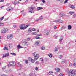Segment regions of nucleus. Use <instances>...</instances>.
I'll use <instances>...</instances> for the list:
<instances>
[{
	"mask_svg": "<svg viewBox=\"0 0 76 76\" xmlns=\"http://www.w3.org/2000/svg\"><path fill=\"white\" fill-rule=\"evenodd\" d=\"M66 71L67 73H68L69 76H75L76 74V71L75 70L70 71L69 69H67Z\"/></svg>",
	"mask_w": 76,
	"mask_h": 76,
	"instance_id": "nucleus-1",
	"label": "nucleus"
},
{
	"mask_svg": "<svg viewBox=\"0 0 76 76\" xmlns=\"http://www.w3.org/2000/svg\"><path fill=\"white\" fill-rule=\"evenodd\" d=\"M39 57V54L37 53L34 56L35 60H37L38 59Z\"/></svg>",
	"mask_w": 76,
	"mask_h": 76,
	"instance_id": "nucleus-2",
	"label": "nucleus"
},
{
	"mask_svg": "<svg viewBox=\"0 0 76 76\" xmlns=\"http://www.w3.org/2000/svg\"><path fill=\"white\" fill-rule=\"evenodd\" d=\"M10 64L11 66H15L16 65V62H10Z\"/></svg>",
	"mask_w": 76,
	"mask_h": 76,
	"instance_id": "nucleus-3",
	"label": "nucleus"
},
{
	"mask_svg": "<svg viewBox=\"0 0 76 76\" xmlns=\"http://www.w3.org/2000/svg\"><path fill=\"white\" fill-rule=\"evenodd\" d=\"M13 37V36L12 35L10 34V35H8L7 36V38L8 39H12V38Z\"/></svg>",
	"mask_w": 76,
	"mask_h": 76,
	"instance_id": "nucleus-4",
	"label": "nucleus"
},
{
	"mask_svg": "<svg viewBox=\"0 0 76 76\" xmlns=\"http://www.w3.org/2000/svg\"><path fill=\"white\" fill-rule=\"evenodd\" d=\"M40 43V41H36V43L35 44V45L36 46H38L39 45V44Z\"/></svg>",
	"mask_w": 76,
	"mask_h": 76,
	"instance_id": "nucleus-5",
	"label": "nucleus"
},
{
	"mask_svg": "<svg viewBox=\"0 0 76 76\" xmlns=\"http://www.w3.org/2000/svg\"><path fill=\"white\" fill-rule=\"evenodd\" d=\"M25 25L24 24H21L20 26V29H24L25 27Z\"/></svg>",
	"mask_w": 76,
	"mask_h": 76,
	"instance_id": "nucleus-6",
	"label": "nucleus"
},
{
	"mask_svg": "<svg viewBox=\"0 0 76 76\" xmlns=\"http://www.w3.org/2000/svg\"><path fill=\"white\" fill-rule=\"evenodd\" d=\"M74 64L73 65L74 67H76V58L74 59L73 60Z\"/></svg>",
	"mask_w": 76,
	"mask_h": 76,
	"instance_id": "nucleus-7",
	"label": "nucleus"
},
{
	"mask_svg": "<svg viewBox=\"0 0 76 76\" xmlns=\"http://www.w3.org/2000/svg\"><path fill=\"white\" fill-rule=\"evenodd\" d=\"M8 29L7 28H4L3 31V33H6Z\"/></svg>",
	"mask_w": 76,
	"mask_h": 76,
	"instance_id": "nucleus-8",
	"label": "nucleus"
},
{
	"mask_svg": "<svg viewBox=\"0 0 76 76\" xmlns=\"http://www.w3.org/2000/svg\"><path fill=\"white\" fill-rule=\"evenodd\" d=\"M17 66L18 67H22L23 66V65L20 64L19 63H18L17 64Z\"/></svg>",
	"mask_w": 76,
	"mask_h": 76,
	"instance_id": "nucleus-9",
	"label": "nucleus"
},
{
	"mask_svg": "<svg viewBox=\"0 0 76 76\" xmlns=\"http://www.w3.org/2000/svg\"><path fill=\"white\" fill-rule=\"evenodd\" d=\"M9 53H7L5 54V55H3V57H8V56H9Z\"/></svg>",
	"mask_w": 76,
	"mask_h": 76,
	"instance_id": "nucleus-10",
	"label": "nucleus"
},
{
	"mask_svg": "<svg viewBox=\"0 0 76 76\" xmlns=\"http://www.w3.org/2000/svg\"><path fill=\"white\" fill-rule=\"evenodd\" d=\"M13 9H12V7H8L7 9V11H11Z\"/></svg>",
	"mask_w": 76,
	"mask_h": 76,
	"instance_id": "nucleus-11",
	"label": "nucleus"
},
{
	"mask_svg": "<svg viewBox=\"0 0 76 76\" xmlns=\"http://www.w3.org/2000/svg\"><path fill=\"white\" fill-rule=\"evenodd\" d=\"M42 9H43V8H42V7H38L37 9V10H42Z\"/></svg>",
	"mask_w": 76,
	"mask_h": 76,
	"instance_id": "nucleus-12",
	"label": "nucleus"
},
{
	"mask_svg": "<svg viewBox=\"0 0 76 76\" xmlns=\"http://www.w3.org/2000/svg\"><path fill=\"white\" fill-rule=\"evenodd\" d=\"M17 48H18V49H20V48H23V47H21L20 46V45H18L17 46Z\"/></svg>",
	"mask_w": 76,
	"mask_h": 76,
	"instance_id": "nucleus-13",
	"label": "nucleus"
},
{
	"mask_svg": "<svg viewBox=\"0 0 76 76\" xmlns=\"http://www.w3.org/2000/svg\"><path fill=\"white\" fill-rule=\"evenodd\" d=\"M14 4H19V1H15L14 2Z\"/></svg>",
	"mask_w": 76,
	"mask_h": 76,
	"instance_id": "nucleus-14",
	"label": "nucleus"
},
{
	"mask_svg": "<svg viewBox=\"0 0 76 76\" xmlns=\"http://www.w3.org/2000/svg\"><path fill=\"white\" fill-rule=\"evenodd\" d=\"M68 29H72V26L71 25H68Z\"/></svg>",
	"mask_w": 76,
	"mask_h": 76,
	"instance_id": "nucleus-15",
	"label": "nucleus"
},
{
	"mask_svg": "<svg viewBox=\"0 0 76 76\" xmlns=\"http://www.w3.org/2000/svg\"><path fill=\"white\" fill-rule=\"evenodd\" d=\"M55 70L56 72H59L60 70V68H56L55 69Z\"/></svg>",
	"mask_w": 76,
	"mask_h": 76,
	"instance_id": "nucleus-16",
	"label": "nucleus"
},
{
	"mask_svg": "<svg viewBox=\"0 0 76 76\" xmlns=\"http://www.w3.org/2000/svg\"><path fill=\"white\" fill-rule=\"evenodd\" d=\"M63 37L62 36H61V37L59 40L60 41V42L62 41H63Z\"/></svg>",
	"mask_w": 76,
	"mask_h": 76,
	"instance_id": "nucleus-17",
	"label": "nucleus"
},
{
	"mask_svg": "<svg viewBox=\"0 0 76 76\" xmlns=\"http://www.w3.org/2000/svg\"><path fill=\"white\" fill-rule=\"evenodd\" d=\"M60 20H54L53 21V22H56V23H57V22H60Z\"/></svg>",
	"mask_w": 76,
	"mask_h": 76,
	"instance_id": "nucleus-18",
	"label": "nucleus"
},
{
	"mask_svg": "<svg viewBox=\"0 0 76 76\" xmlns=\"http://www.w3.org/2000/svg\"><path fill=\"white\" fill-rule=\"evenodd\" d=\"M49 75H53V72L52 71H50L49 72Z\"/></svg>",
	"mask_w": 76,
	"mask_h": 76,
	"instance_id": "nucleus-19",
	"label": "nucleus"
},
{
	"mask_svg": "<svg viewBox=\"0 0 76 76\" xmlns=\"http://www.w3.org/2000/svg\"><path fill=\"white\" fill-rule=\"evenodd\" d=\"M65 62H66V60L62 59V61L61 62L62 64H64V63H65Z\"/></svg>",
	"mask_w": 76,
	"mask_h": 76,
	"instance_id": "nucleus-20",
	"label": "nucleus"
},
{
	"mask_svg": "<svg viewBox=\"0 0 76 76\" xmlns=\"http://www.w3.org/2000/svg\"><path fill=\"white\" fill-rule=\"evenodd\" d=\"M35 9V7H30V10L32 11L33 9Z\"/></svg>",
	"mask_w": 76,
	"mask_h": 76,
	"instance_id": "nucleus-21",
	"label": "nucleus"
},
{
	"mask_svg": "<svg viewBox=\"0 0 76 76\" xmlns=\"http://www.w3.org/2000/svg\"><path fill=\"white\" fill-rule=\"evenodd\" d=\"M29 60H30L31 61V62H32V63H34V60H33L31 58H30L29 59Z\"/></svg>",
	"mask_w": 76,
	"mask_h": 76,
	"instance_id": "nucleus-22",
	"label": "nucleus"
},
{
	"mask_svg": "<svg viewBox=\"0 0 76 76\" xmlns=\"http://www.w3.org/2000/svg\"><path fill=\"white\" fill-rule=\"evenodd\" d=\"M4 50H8V48L6 47L4 48Z\"/></svg>",
	"mask_w": 76,
	"mask_h": 76,
	"instance_id": "nucleus-23",
	"label": "nucleus"
},
{
	"mask_svg": "<svg viewBox=\"0 0 76 76\" xmlns=\"http://www.w3.org/2000/svg\"><path fill=\"white\" fill-rule=\"evenodd\" d=\"M70 8H71V9H75V7H74V6H73V5H71V6Z\"/></svg>",
	"mask_w": 76,
	"mask_h": 76,
	"instance_id": "nucleus-24",
	"label": "nucleus"
},
{
	"mask_svg": "<svg viewBox=\"0 0 76 76\" xmlns=\"http://www.w3.org/2000/svg\"><path fill=\"white\" fill-rule=\"evenodd\" d=\"M29 44L28 42H26L24 44V45H29Z\"/></svg>",
	"mask_w": 76,
	"mask_h": 76,
	"instance_id": "nucleus-25",
	"label": "nucleus"
},
{
	"mask_svg": "<svg viewBox=\"0 0 76 76\" xmlns=\"http://www.w3.org/2000/svg\"><path fill=\"white\" fill-rule=\"evenodd\" d=\"M69 13H70V15H73V14H74V12L70 11L69 12Z\"/></svg>",
	"mask_w": 76,
	"mask_h": 76,
	"instance_id": "nucleus-26",
	"label": "nucleus"
},
{
	"mask_svg": "<svg viewBox=\"0 0 76 76\" xmlns=\"http://www.w3.org/2000/svg\"><path fill=\"white\" fill-rule=\"evenodd\" d=\"M36 39H41V38L39 37H36Z\"/></svg>",
	"mask_w": 76,
	"mask_h": 76,
	"instance_id": "nucleus-27",
	"label": "nucleus"
},
{
	"mask_svg": "<svg viewBox=\"0 0 76 76\" xmlns=\"http://www.w3.org/2000/svg\"><path fill=\"white\" fill-rule=\"evenodd\" d=\"M64 14L63 13H61L60 14V15L62 17H63V16L64 15Z\"/></svg>",
	"mask_w": 76,
	"mask_h": 76,
	"instance_id": "nucleus-28",
	"label": "nucleus"
},
{
	"mask_svg": "<svg viewBox=\"0 0 76 76\" xmlns=\"http://www.w3.org/2000/svg\"><path fill=\"white\" fill-rule=\"evenodd\" d=\"M45 47H44L43 46L42 47L41 50H45Z\"/></svg>",
	"mask_w": 76,
	"mask_h": 76,
	"instance_id": "nucleus-29",
	"label": "nucleus"
},
{
	"mask_svg": "<svg viewBox=\"0 0 76 76\" xmlns=\"http://www.w3.org/2000/svg\"><path fill=\"white\" fill-rule=\"evenodd\" d=\"M57 1H60L61 3H63V1H64V0H56Z\"/></svg>",
	"mask_w": 76,
	"mask_h": 76,
	"instance_id": "nucleus-30",
	"label": "nucleus"
},
{
	"mask_svg": "<svg viewBox=\"0 0 76 76\" xmlns=\"http://www.w3.org/2000/svg\"><path fill=\"white\" fill-rule=\"evenodd\" d=\"M46 32L47 33H50V31L49 30H47L46 31Z\"/></svg>",
	"mask_w": 76,
	"mask_h": 76,
	"instance_id": "nucleus-31",
	"label": "nucleus"
},
{
	"mask_svg": "<svg viewBox=\"0 0 76 76\" xmlns=\"http://www.w3.org/2000/svg\"><path fill=\"white\" fill-rule=\"evenodd\" d=\"M40 20H42L43 19V16H41L40 17Z\"/></svg>",
	"mask_w": 76,
	"mask_h": 76,
	"instance_id": "nucleus-32",
	"label": "nucleus"
},
{
	"mask_svg": "<svg viewBox=\"0 0 76 76\" xmlns=\"http://www.w3.org/2000/svg\"><path fill=\"white\" fill-rule=\"evenodd\" d=\"M35 64H39V62L38 61H37L36 62Z\"/></svg>",
	"mask_w": 76,
	"mask_h": 76,
	"instance_id": "nucleus-33",
	"label": "nucleus"
},
{
	"mask_svg": "<svg viewBox=\"0 0 76 76\" xmlns=\"http://www.w3.org/2000/svg\"><path fill=\"white\" fill-rule=\"evenodd\" d=\"M25 63L26 64H28V60H25Z\"/></svg>",
	"mask_w": 76,
	"mask_h": 76,
	"instance_id": "nucleus-34",
	"label": "nucleus"
},
{
	"mask_svg": "<svg viewBox=\"0 0 76 76\" xmlns=\"http://www.w3.org/2000/svg\"><path fill=\"white\" fill-rule=\"evenodd\" d=\"M55 50V51H58V49H57V48H56Z\"/></svg>",
	"mask_w": 76,
	"mask_h": 76,
	"instance_id": "nucleus-35",
	"label": "nucleus"
},
{
	"mask_svg": "<svg viewBox=\"0 0 76 76\" xmlns=\"http://www.w3.org/2000/svg\"><path fill=\"white\" fill-rule=\"evenodd\" d=\"M60 20V22H59V23H63V21L62 20Z\"/></svg>",
	"mask_w": 76,
	"mask_h": 76,
	"instance_id": "nucleus-36",
	"label": "nucleus"
},
{
	"mask_svg": "<svg viewBox=\"0 0 76 76\" xmlns=\"http://www.w3.org/2000/svg\"><path fill=\"white\" fill-rule=\"evenodd\" d=\"M11 54H12L14 56H16V54L15 53H11Z\"/></svg>",
	"mask_w": 76,
	"mask_h": 76,
	"instance_id": "nucleus-37",
	"label": "nucleus"
},
{
	"mask_svg": "<svg viewBox=\"0 0 76 76\" xmlns=\"http://www.w3.org/2000/svg\"><path fill=\"white\" fill-rule=\"evenodd\" d=\"M0 26H3V23H0Z\"/></svg>",
	"mask_w": 76,
	"mask_h": 76,
	"instance_id": "nucleus-38",
	"label": "nucleus"
},
{
	"mask_svg": "<svg viewBox=\"0 0 76 76\" xmlns=\"http://www.w3.org/2000/svg\"><path fill=\"white\" fill-rule=\"evenodd\" d=\"M37 34V33L36 32L34 33H32V35H36V34Z\"/></svg>",
	"mask_w": 76,
	"mask_h": 76,
	"instance_id": "nucleus-39",
	"label": "nucleus"
},
{
	"mask_svg": "<svg viewBox=\"0 0 76 76\" xmlns=\"http://www.w3.org/2000/svg\"><path fill=\"white\" fill-rule=\"evenodd\" d=\"M29 12L30 13H34V10L31 11H29Z\"/></svg>",
	"mask_w": 76,
	"mask_h": 76,
	"instance_id": "nucleus-40",
	"label": "nucleus"
},
{
	"mask_svg": "<svg viewBox=\"0 0 76 76\" xmlns=\"http://www.w3.org/2000/svg\"><path fill=\"white\" fill-rule=\"evenodd\" d=\"M3 19H4V16H3L0 19V20H3Z\"/></svg>",
	"mask_w": 76,
	"mask_h": 76,
	"instance_id": "nucleus-41",
	"label": "nucleus"
},
{
	"mask_svg": "<svg viewBox=\"0 0 76 76\" xmlns=\"http://www.w3.org/2000/svg\"><path fill=\"white\" fill-rule=\"evenodd\" d=\"M41 0V1H42V3H45V1H44V0Z\"/></svg>",
	"mask_w": 76,
	"mask_h": 76,
	"instance_id": "nucleus-42",
	"label": "nucleus"
},
{
	"mask_svg": "<svg viewBox=\"0 0 76 76\" xmlns=\"http://www.w3.org/2000/svg\"><path fill=\"white\" fill-rule=\"evenodd\" d=\"M54 37L56 39V38H57V35H56L54 36Z\"/></svg>",
	"mask_w": 76,
	"mask_h": 76,
	"instance_id": "nucleus-43",
	"label": "nucleus"
},
{
	"mask_svg": "<svg viewBox=\"0 0 76 76\" xmlns=\"http://www.w3.org/2000/svg\"><path fill=\"white\" fill-rule=\"evenodd\" d=\"M48 56L49 57H52V56H53L52 55V54H50Z\"/></svg>",
	"mask_w": 76,
	"mask_h": 76,
	"instance_id": "nucleus-44",
	"label": "nucleus"
},
{
	"mask_svg": "<svg viewBox=\"0 0 76 76\" xmlns=\"http://www.w3.org/2000/svg\"><path fill=\"white\" fill-rule=\"evenodd\" d=\"M1 76H7V75L5 74H1Z\"/></svg>",
	"mask_w": 76,
	"mask_h": 76,
	"instance_id": "nucleus-45",
	"label": "nucleus"
},
{
	"mask_svg": "<svg viewBox=\"0 0 76 76\" xmlns=\"http://www.w3.org/2000/svg\"><path fill=\"white\" fill-rule=\"evenodd\" d=\"M33 54L34 56H35V55L37 54V53H33Z\"/></svg>",
	"mask_w": 76,
	"mask_h": 76,
	"instance_id": "nucleus-46",
	"label": "nucleus"
},
{
	"mask_svg": "<svg viewBox=\"0 0 76 76\" xmlns=\"http://www.w3.org/2000/svg\"><path fill=\"white\" fill-rule=\"evenodd\" d=\"M68 1V0H66L64 2V3L65 4Z\"/></svg>",
	"mask_w": 76,
	"mask_h": 76,
	"instance_id": "nucleus-47",
	"label": "nucleus"
},
{
	"mask_svg": "<svg viewBox=\"0 0 76 76\" xmlns=\"http://www.w3.org/2000/svg\"><path fill=\"white\" fill-rule=\"evenodd\" d=\"M62 57H63V55H60L59 57L60 58V59H61V58H62Z\"/></svg>",
	"mask_w": 76,
	"mask_h": 76,
	"instance_id": "nucleus-48",
	"label": "nucleus"
},
{
	"mask_svg": "<svg viewBox=\"0 0 76 76\" xmlns=\"http://www.w3.org/2000/svg\"><path fill=\"white\" fill-rule=\"evenodd\" d=\"M28 25H26V27H24V29H26V28H27V27H28Z\"/></svg>",
	"mask_w": 76,
	"mask_h": 76,
	"instance_id": "nucleus-49",
	"label": "nucleus"
},
{
	"mask_svg": "<svg viewBox=\"0 0 76 76\" xmlns=\"http://www.w3.org/2000/svg\"><path fill=\"white\" fill-rule=\"evenodd\" d=\"M32 31H36V30H35V28H32Z\"/></svg>",
	"mask_w": 76,
	"mask_h": 76,
	"instance_id": "nucleus-50",
	"label": "nucleus"
},
{
	"mask_svg": "<svg viewBox=\"0 0 76 76\" xmlns=\"http://www.w3.org/2000/svg\"><path fill=\"white\" fill-rule=\"evenodd\" d=\"M28 32H31V33L32 32V31H31V30H28Z\"/></svg>",
	"mask_w": 76,
	"mask_h": 76,
	"instance_id": "nucleus-51",
	"label": "nucleus"
},
{
	"mask_svg": "<svg viewBox=\"0 0 76 76\" xmlns=\"http://www.w3.org/2000/svg\"><path fill=\"white\" fill-rule=\"evenodd\" d=\"M37 36H42V34H39L37 35Z\"/></svg>",
	"mask_w": 76,
	"mask_h": 76,
	"instance_id": "nucleus-52",
	"label": "nucleus"
},
{
	"mask_svg": "<svg viewBox=\"0 0 76 76\" xmlns=\"http://www.w3.org/2000/svg\"><path fill=\"white\" fill-rule=\"evenodd\" d=\"M4 1V0H0V2H3Z\"/></svg>",
	"mask_w": 76,
	"mask_h": 76,
	"instance_id": "nucleus-53",
	"label": "nucleus"
},
{
	"mask_svg": "<svg viewBox=\"0 0 76 76\" xmlns=\"http://www.w3.org/2000/svg\"><path fill=\"white\" fill-rule=\"evenodd\" d=\"M40 60H41V61H43V60H44V59L42 58H41L40 59Z\"/></svg>",
	"mask_w": 76,
	"mask_h": 76,
	"instance_id": "nucleus-54",
	"label": "nucleus"
},
{
	"mask_svg": "<svg viewBox=\"0 0 76 76\" xmlns=\"http://www.w3.org/2000/svg\"><path fill=\"white\" fill-rule=\"evenodd\" d=\"M39 19H36V20H35V21H36L37 22V21H38V20H39Z\"/></svg>",
	"mask_w": 76,
	"mask_h": 76,
	"instance_id": "nucleus-55",
	"label": "nucleus"
},
{
	"mask_svg": "<svg viewBox=\"0 0 76 76\" xmlns=\"http://www.w3.org/2000/svg\"><path fill=\"white\" fill-rule=\"evenodd\" d=\"M30 39H31V38H27L28 41H30Z\"/></svg>",
	"mask_w": 76,
	"mask_h": 76,
	"instance_id": "nucleus-56",
	"label": "nucleus"
},
{
	"mask_svg": "<svg viewBox=\"0 0 76 76\" xmlns=\"http://www.w3.org/2000/svg\"><path fill=\"white\" fill-rule=\"evenodd\" d=\"M73 16L74 17H76V14H74L73 15Z\"/></svg>",
	"mask_w": 76,
	"mask_h": 76,
	"instance_id": "nucleus-57",
	"label": "nucleus"
},
{
	"mask_svg": "<svg viewBox=\"0 0 76 76\" xmlns=\"http://www.w3.org/2000/svg\"><path fill=\"white\" fill-rule=\"evenodd\" d=\"M64 28H65L64 27H63L61 28V29H62V30L64 29Z\"/></svg>",
	"mask_w": 76,
	"mask_h": 76,
	"instance_id": "nucleus-58",
	"label": "nucleus"
},
{
	"mask_svg": "<svg viewBox=\"0 0 76 76\" xmlns=\"http://www.w3.org/2000/svg\"><path fill=\"white\" fill-rule=\"evenodd\" d=\"M30 76H32V75H33V73H30Z\"/></svg>",
	"mask_w": 76,
	"mask_h": 76,
	"instance_id": "nucleus-59",
	"label": "nucleus"
},
{
	"mask_svg": "<svg viewBox=\"0 0 76 76\" xmlns=\"http://www.w3.org/2000/svg\"><path fill=\"white\" fill-rule=\"evenodd\" d=\"M54 29H56L57 28V27H56V26H54Z\"/></svg>",
	"mask_w": 76,
	"mask_h": 76,
	"instance_id": "nucleus-60",
	"label": "nucleus"
},
{
	"mask_svg": "<svg viewBox=\"0 0 76 76\" xmlns=\"http://www.w3.org/2000/svg\"><path fill=\"white\" fill-rule=\"evenodd\" d=\"M5 68H6V67H3V68H2L3 70H4V69H5Z\"/></svg>",
	"mask_w": 76,
	"mask_h": 76,
	"instance_id": "nucleus-61",
	"label": "nucleus"
},
{
	"mask_svg": "<svg viewBox=\"0 0 76 76\" xmlns=\"http://www.w3.org/2000/svg\"><path fill=\"white\" fill-rule=\"evenodd\" d=\"M13 26H14V28H16V26H16V25H14Z\"/></svg>",
	"mask_w": 76,
	"mask_h": 76,
	"instance_id": "nucleus-62",
	"label": "nucleus"
},
{
	"mask_svg": "<svg viewBox=\"0 0 76 76\" xmlns=\"http://www.w3.org/2000/svg\"><path fill=\"white\" fill-rule=\"evenodd\" d=\"M49 35V33H46V35Z\"/></svg>",
	"mask_w": 76,
	"mask_h": 76,
	"instance_id": "nucleus-63",
	"label": "nucleus"
},
{
	"mask_svg": "<svg viewBox=\"0 0 76 76\" xmlns=\"http://www.w3.org/2000/svg\"><path fill=\"white\" fill-rule=\"evenodd\" d=\"M70 66H73V64H70Z\"/></svg>",
	"mask_w": 76,
	"mask_h": 76,
	"instance_id": "nucleus-64",
	"label": "nucleus"
}]
</instances>
